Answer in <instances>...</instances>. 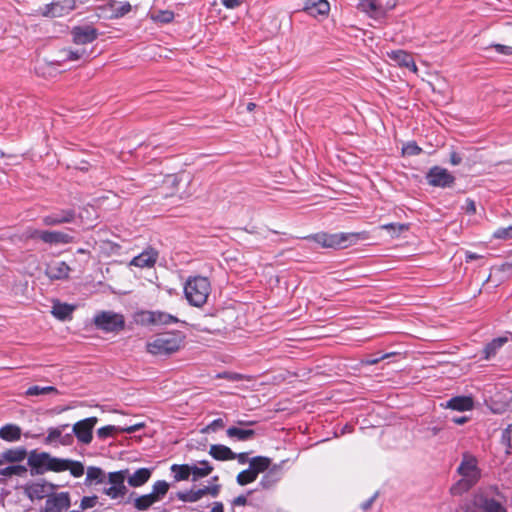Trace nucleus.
<instances>
[{
    "mask_svg": "<svg viewBox=\"0 0 512 512\" xmlns=\"http://www.w3.org/2000/svg\"><path fill=\"white\" fill-rule=\"evenodd\" d=\"M314 242L323 248L345 249L365 239L363 232H320L309 236Z\"/></svg>",
    "mask_w": 512,
    "mask_h": 512,
    "instance_id": "obj_4",
    "label": "nucleus"
},
{
    "mask_svg": "<svg viewBox=\"0 0 512 512\" xmlns=\"http://www.w3.org/2000/svg\"><path fill=\"white\" fill-rule=\"evenodd\" d=\"M143 427H144V424H142V423L124 427V428H119L114 425H107V426H103L97 430V436L99 439L104 440L108 437L114 436L116 433H120V432L133 433V432L140 430Z\"/></svg>",
    "mask_w": 512,
    "mask_h": 512,
    "instance_id": "obj_19",
    "label": "nucleus"
},
{
    "mask_svg": "<svg viewBox=\"0 0 512 512\" xmlns=\"http://www.w3.org/2000/svg\"><path fill=\"white\" fill-rule=\"evenodd\" d=\"M22 435L21 428L16 424H6L0 428V438L7 442L20 440Z\"/></svg>",
    "mask_w": 512,
    "mask_h": 512,
    "instance_id": "obj_28",
    "label": "nucleus"
},
{
    "mask_svg": "<svg viewBox=\"0 0 512 512\" xmlns=\"http://www.w3.org/2000/svg\"><path fill=\"white\" fill-rule=\"evenodd\" d=\"M153 318V325H167L178 322L175 316L161 311H153Z\"/></svg>",
    "mask_w": 512,
    "mask_h": 512,
    "instance_id": "obj_40",
    "label": "nucleus"
},
{
    "mask_svg": "<svg viewBox=\"0 0 512 512\" xmlns=\"http://www.w3.org/2000/svg\"><path fill=\"white\" fill-rule=\"evenodd\" d=\"M225 457H226V461L237 459L238 463L241 465L249 463V461H250L247 452L235 453L231 450V448H229L227 446L225 449Z\"/></svg>",
    "mask_w": 512,
    "mask_h": 512,
    "instance_id": "obj_44",
    "label": "nucleus"
},
{
    "mask_svg": "<svg viewBox=\"0 0 512 512\" xmlns=\"http://www.w3.org/2000/svg\"><path fill=\"white\" fill-rule=\"evenodd\" d=\"M182 180L177 175H167L163 178L160 186V194L163 197H174L177 196L183 199L187 196L185 191H180V184Z\"/></svg>",
    "mask_w": 512,
    "mask_h": 512,
    "instance_id": "obj_12",
    "label": "nucleus"
},
{
    "mask_svg": "<svg viewBox=\"0 0 512 512\" xmlns=\"http://www.w3.org/2000/svg\"><path fill=\"white\" fill-rule=\"evenodd\" d=\"M446 409H451L459 412L470 411L474 408V400L472 396H455L446 401L445 404H441Z\"/></svg>",
    "mask_w": 512,
    "mask_h": 512,
    "instance_id": "obj_16",
    "label": "nucleus"
},
{
    "mask_svg": "<svg viewBox=\"0 0 512 512\" xmlns=\"http://www.w3.org/2000/svg\"><path fill=\"white\" fill-rule=\"evenodd\" d=\"M131 11V5L129 2L120 3L113 10V16L116 18L123 17Z\"/></svg>",
    "mask_w": 512,
    "mask_h": 512,
    "instance_id": "obj_52",
    "label": "nucleus"
},
{
    "mask_svg": "<svg viewBox=\"0 0 512 512\" xmlns=\"http://www.w3.org/2000/svg\"><path fill=\"white\" fill-rule=\"evenodd\" d=\"M245 0H226V9L239 7Z\"/></svg>",
    "mask_w": 512,
    "mask_h": 512,
    "instance_id": "obj_63",
    "label": "nucleus"
},
{
    "mask_svg": "<svg viewBox=\"0 0 512 512\" xmlns=\"http://www.w3.org/2000/svg\"><path fill=\"white\" fill-rule=\"evenodd\" d=\"M502 439L509 448H512V423L503 430Z\"/></svg>",
    "mask_w": 512,
    "mask_h": 512,
    "instance_id": "obj_56",
    "label": "nucleus"
},
{
    "mask_svg": "<svg viewBox=\"0 0 512 512\" xmlns=\"http://www.w3.org/2000/svg\"><path fill=\"white\" fill-rule=\"evenodd\" d=\"M507 497L499 486L491 484L479 487L465 505V512H508Z\"/></svg>",
    "mask_w": 512,
    "mask_h": 512,
    "instance_id": "obj_1",
    "label": "nucleus"
},
{
    "mask_svg": "<svg viewBox=\"0 0 512 512\" xmlns=\"http://www.w3.org/2000/svg\"><path fill=\"white\" fill-rule=\"evenodd\" d=\"M97 503V496H85L82 498L80 507L82 510H86L88 508H92Z\"/></svg>",
    "mask_w": 512,
    "mask_h": 512,
    "instance_id": "obj_54",
    "label": "nucleus"
},
{
    "mask_svg": "<svg viewBox=\"0 0 512 512\" xmlns=\"http://www.w3.org/2000/svg\"><path fill=\"white\" fill-rule=\"evenodd\" d=\"M491 47L499 54L507 56L512 55V46L503 44H492Z\"/></svg>",
    "mask_w": 512,
    "mask_h": 512,
    "instance_id": "obj_55",
    "label": "nucleus"
},
{
    "mask_svg": "<svg viewBox=\"0 0 512 512\" xmlns=\"http://www.w3.org/2000/svg\"><path fill=\"white\" fill-rule=\"evenodd\" d=\"M462 160H463L462 156L459 153H457L455 151H452L450 153V163L452 165L457 166V165L461 164Z\"/></svg>",
    "mask_w": 512,
    "mask_h": 512,
    "instance_id": "obj_60",
    "label": "nucleus"
},
{
    "mask_svg": "<svg viewBox=\"0 0 512 512\" xmlns=\"http://www.w3.org/2000/svg\"><path fill=\"white\" fill-rule=\"evenodd\" d=\"M270 465V459L263 456H256L250 459L249 467L258 476L260 473L266 471Z\"/></svg>",
    "mask_w": 512,
    "mask_h": 512,
    "instance_id": "obj_32",
    "label": "nucleus"
},
{
    "mask_svg": "<svg viewBox=\"0 0 512 512\" xmlns=\"http://www.w3.org/2000/svg\"><path fill=\"white\" fill-rule=\"evenodd\" d=\"M169 484L166 481L159 480L154 483L152 494L157 497L158 501L168 492Z\"/></svg>",
    "mask_w": 512,
    "mask_h": 512,
    "instance_id": "obj_46",
    "label": "nucleus"
},
{
    "mask_svg": "<svg viewBox=\"0 0 512 512\" xmlns=\"http://www.w3.org/2000/svg\"><path fill=\"white\" fill-rule=\"evenodd\" d=\"M71 505L68 492H60L49 496L41 512H62Z\"/></svg>",
    "mask_w": 512,
    "mask_h": 512,
    "instance_id": "obj_14",
    "label": "nucleus"
},
{
    "mask_svg": "<svg viewBox=\"0 0 512 512\" xmlns=\"http://www.w3.org/2000/svg\"><path fill=\"white\" fill-rule=\"evenodd\" d=\"M210 453L215 459L224 460V445L212 446Z\"/></svg>",
    "mask_w": 512,
    "mask_h": 512,
    "instance_id": "obj_57",
    "label": "nucleus"
},
{
    "mask_svg": "<svg viewBox=\"0 0 512 512\" xmlns=\"http://www.w3.org/2000/svg\"><path fill=\"white\" fill-rule=\"evenodd\" d=\"M390 353H386V354H383L379 357H368L366 358L365 360H363V363H365L366 365H375L377 364L379 361L385 359V358H388L390 357Z\"/></svg>",
    "mask_w": 512,
    "mask_h": 512,
    "instance_id": "obj_58",
    "label": "nucleus"
},
{
    "mask_svg": "<svg viewBox=\"0 0 512 512\" xmlns=\"http://www.w3.org/2000/svg\"><path fill=\"white\" fill-rule=\"evenodd\" d=\"M67 461L68 459L52 457L50 455L49 461L47 462V470L53 472L66 471Z\"/></svg>",
    "mask_w": 512,
    "mask_h": 512,
    "instance_id": "obj_41",
    "label": "nucleus"
},
{
    "mask_svg": "<svg viewBox=\"0 0 512 512\" xmlns=\"http://www.w3.org/2000/svg\"><path fill=\"white\" fill-rule=\"evenodd\" d=\"M508 340V336H500L492 339L484 346L482 350V359L490 360L495 357Z\"/></svg>",
    "mask_w": 512,
    "mask_h": 512,
    "instance_id": "obj_20",
    "label": "nucleus"
},
{
    "mask_svg": "<svg viewBox=\"0 0 512 512\" xmlns=\"http://www.w3.org/2000/svg\"><path fill=\"white\" fill-rule=\"evenodd\" d=\"M108 480L111 486L103 490L104 494L112 499L123 497L126 494L127 489L124 485L125 474L123 471L109 473Z\"/></svg>",
    "mask_w": 512,
    "mask_h": 512,
    "instance_id": "obj_10",
    "label": "nucleus"
},
{
    "mask_svg": "<svg viewBox=\"0 0 512 512\" xmlns=\"http://www.w3.org/2000/svg\"><path fill=\"white\" fill-rule=\"evenodd\" d=\"M255 432L252 429L229 427L226 429V436L232 440L247 441L254 437Z\"/></svg>",
    "mask_w": 512,
    "mask_h": 512,
    "instance_id": "obj_29",
    "label": "nucleus"
},
{
    "mask_svg": "<svg viewBox=\"0 0 512 512\" xmlns=\"http://www.w3.org/2000/svg\"><path fill=\"white\" fill-rule=\"evenodd\" d=\"M211 471L212 467L206 461L200 462L199 465L191 466V475L193 476V480L205 477L209 475Z\"/></svg>",
    "mask_w": 512,
    "mask_h": 512,
    "instance_id": "obj_36",
    "label": "nucleus"
},
{
    "mask_svg": "<svg viewBox=\"0 0 512 512\" xmlns=\"http://www.w3.org/2000/svg\"><path fill=\"white\" fill-rule=\"evenodd\" d=\"M27 473V468L24 465H10L0 469V475L4 477L19 476L23 477Z\"/></svg>",
    "mask_w": 512,
    "mask_h": 512,
    "instance_id": "obj_37",
    "label": "nucleus"
},
{
    "mask_svg": "<svg viewBox=\"0 0 512 512\" xmlns=\"http://www.w3.org/2000/svg\"><path fill=\"white\" fill-rule=\"evenodd\" d=\"M158 259V252L154 248H147L139 255L135 256L131 262L130 265H133L135 267L139 268H151L155 265L156 261Z\"/></svg>",
    "mask_w": 512,
    "mask_h": 512,
    "instance_id": "obj_17",
    "label": "nucleus"
},
{
    "mask_svg": "<svg viewBox=\"0 0 512 512\" xmlns=\"http://www.w3.org/2000/svg\"><path fill=\"white\" fill-rule=\"evenodd\" d=\"M246 502H247V496L246 495H239L238 497H236L235 499L232 500L231 504L233 506H239V505L246 504Z\"/></svg>",
    "mask_w": 512,
    "mask_h": 512,
    "instance_id": "obj_62",
    "label": "nucleus"
},
{
    "mask_svg": "<svg viewBox=\"0 0 512 512\" xmlns=\"http://www.w3.org/2000/svg\"><path fill=\"white\" fill-rule=\"evenodd\" d=\"M465 209L467 213L474 214L476 212L475 202L469 198L466 199Z\"/></svg>",
    "mask_w": 512,
    "mask_h": 512,
    "instance_id": "obj_61",
    "label": "nucleus"
},
{
    "mask_svg": "<svg viewBox=\"0 0 512 512\" xmlns=\"http://www.w3.org/2000/svg\"><path fill=\"white\" fill-rule=\"evenodd\" d=\"M69 427V424H63L56 428H50L48 430V435L45 439V442L47 444H50L52 442H55L56 440L60 439V443L63 445L69 444L71 442V435L67 434L64 437H62V433L64 430H66Z\"/></svg>",
    "mask_w": 512,
    "mask_h": 512,
    "instance_id": "obj_27",
    "label": "nucleus"
},
{
    "mask_svg": "<svg viewBox=\"0 0 512 512\" xmlns=\"http://www.w3.org/2000/svg\"><path fill=\"white\" fill-rule=\"evenodd\" d=\"M493 237L497 239H512V226L500 227L494 231Z\"/></svg>",
    "mask_w": 512,
    "mask_h": 512,
    "instance_id": "obj_51",
    "label": "nucleus"
},
{
    "mask_svg": "<svg viewBox=\"0 0 512 512\" xmlns=\"http://www.w3.org/2000/svg\"><path fill=\"white\" fill-rule=\"evenodd\" d=\"M171 471L174 473V478L176 481L187 480L191 475V466L188 464H173L171 466Z\"/></svg>",
    "mask_w": 512,
    "mask_h": 512,
    "instance_id": "obj_38",
    "label": "nucleus"
},
{
    "mask_svg": "<svg viewBox=\"0 0 512 512\" xmlns=\"http://www.w3.org/2000/svg\"><path fill=\"white\" fill-rule=\"evenodd\" d=\"M153 311H140L136 314V321L141 325H153Z\"/></svg>",
    "mask_w": 512,
    "mask_h": 512,
    "instance_id": "obj_49",
    "label": "nucleus"
},
{
    "mask_svg": "<svg viewBox=\"0 0 512 512\" xmlns=\"http://www.w3.org/2000/svg\"><path fill=\"white\" fill-rule=\"evenodd\" d=\"M391 59H393L398 65L406 67L413 72L417 71V66L411 54L404 50H393L389 53Z\"/></svg>",
    "mask_w": 512,
    "mask_h": 512,
    "instance_id": "obj_24",
    "label": "nucleus"
},
{
    "mask_svg": "<svg viewBox=\"0 0 512 512\" xmlns=\"http://www.w3.org/2000/svg\"><path fill=\"white\" fill-rule=\"evenodd\" d=\"M3 457L7 463H19L27 457V450L24 447L10 448L3 452Z\"/></svg>",
    "mask_w": 512,
    "mask_h": 512,
    "instance_id": "obj_30",
    "label": "nucleus"
},
{
    "mask_svg": "<svg viewBox=\"0 0 512 512\" xmlns=\"http://www.w3.org/2000/svg\"><path fill=\"white\" fill-rule=\"evenodd\" d=\"M426 181L433 187L450 188L455 183V177L447 169L433 166L426 173Z\"/></svg>",
    "mask_w": 512,
    "mask_h": 512,
    "instance_id": "obj_8",
    "label": "nucleus"
},
{
    "mask_svg": "<svg viewBox=\"0 0 512 512\" xmlns=\"http://www.w3.org/2000/svg\"><path fill=\"white\" fill-rule=\"evenodd\" d=\"M398 0H359L358 9L375 20H382L395 8Z\"/></svg>",
    "mask_w": 512,
    "mask_h": 512,
    "instance_id": "obj_6",
    "label": "nucleus"
},
{
    "mask_svg": "<svg viewBox=\"0 0 512 512\" xmlns=\"http://www.w3.org/2000/svg\"><path fill=\"white\" fill-rule=\"evenodd\" d=\"M422 148L417 145L415 141L406 143L402 148L403 155L417 156L422 153Z\"/></svg>",
    "mask_w": 512,
    "mask_h": 512,
    "instance_id": "obj_48",
    "label": "nucleus"
},
{
    "mask_svg": "<svg viewBox=\"0 0 512 512\" xmlns=\"http://www.w3.org/2000/svg\"><path fill=\"white\" fill-rule=\"evenodd\" d=\"M73 239V236L62 231L44 230L42 234V241L47 244H69Z\"/></svg>",
    "mask_w": 512,
    "mask_h": 512,
    "instance_id": "obj_23",
    "label": "nucleus"
},
{
    "mask_svg": "<svg viewBox=\"0 0 512 512\" xmlns=\"http://www.w3.org/2000/svg\"><path fill=\"white\" fill-rule=\"evenodd\" d=\"M184 338L180 331L161 333L146 343V350L154 356H168L179 351Z\"/></svg>",
    "mask_w": 512,
    "mask_h": 512,
    "instance_id": "obj_3",
    "label": "nucleus"
},
{
    "mask_svg": "<svg viewBox=\"0 0 512 512\" xmlns=\"http://www.w3.org/2000/svg\"><path fill=\"white\" fill-rule=\"evenodd\" d=\"M456 473L460 478L450 488L452 496H462L467 493L477 485L482 476L478 459L469 452L462 453Z\"/></svg>",
    "mask_w": 512,
    "mask_h": 512,
    "instance_id": "obj_2",
    "label": "nucleus"
},
{
    "mask_svg": "<svg viewBox=\"0 0 512 512\" xmlns=\"http://www.w3.org/2000/svg\"><path fill=\"white\" fill-rule=\"evenodd\" d=\"M210 492L209 487H205L204 489H199L197 491H187V492H179L177 494L178 498L185 502H195L200 499L204 494Z\"/></svg>",
    "mask_w": 512,
    "mask_h": 512,
    "instance_id": "obj_34",
    "label": "nucleus"
},
{
    "mask_svg": "<svg viewBox=\"0 0 512 512\" xmlns=\"http://www.w3.org/2000/svg\"><path fill=\"white\" fill-rule=\"evenodd\" d=\"M73 42L78 45L92 43L98 37V31L92 26H77L72 30Z\"/></svg>",
    "mask_w": 512,
    "mask_h": 512,
    "instance_id": "obj_15",
    "label": "nucleus"
},
{
    "mask_svg": "<svg viewBox=\"0 0 512 512\" xmlns=\"http://www.w3.org/2000/svg\"><path fill=\"white\" fill-rule=\"evenodd\" d=\"M53 485L47 482H35L25 488L26 495L31 500H41L47 497Z\"/></svg>",
    "mask_w": 512,
    "mask_h": 512,
    "instance_id": "obj_18",
    "label": "nucleus"
},
{
    "mask_svg": "<svg viewBox=\"0 0 512 512\" xmlns=\"http://www.w3.org/2000/svg\"><path fill=\"white\" fill-rule=\"evenodd\" d=\"M76 219L74 209H61L42 217L41 221L45 226H58L73 223Z\"/></svg>",
    "mask_w": 512,
    "mask_h": 512,
    "instance_id": "obj_11",
    "label": "nucleus"
},
{
    "mask_svg": "<svg viewBox=\"0 0 512 512\" xmlns=\"http://www.w3.org/2000/svg\"><path fill=\"white\" fill-rule=\"evenodd\" d=\"M376 496H377V495L375 494V495H373L372 497H370L369 499H367L366 501L362 502V504H361V508H362L364 511L368 510V509L371 507L372 503L374 502V500H375Z\"/></svg>",
    "mask_w": 512,
    "mask_h": 512,
    "instance_id": "obj_64",
    "label": "nucleus"
},
{
    "mask_svg": "<svg viewBox=\"0 0 512 512\" xmlns=\"http://www.w3.org/2000/svg\"><path fill=\"white\" fill-rule=\"evenodd\" d=\"M84 50H76V51H72V50H63L62 53L64 54V60H70V61H74V60H78L82 57V55L84 54Z\"/></svg>",
    "mask_w": 512,
    "mask_h": 512,
    "instance_id": "obj_53",
    "label": "nucleus"
},
{
    "mask_svg": "<svg viewBox=\"0 0 512 512\" xmlns=\"http://www.w3.org/2000/svg\"><path fill=\"white\" fill-rule=\"evenodd\" d=\"M210 291L208 278L202 276L190 277L184 285L185 297L195 307H201L207 302Z\"/></svg>",
    "mask_w": 512,
    "mask_h": 512,
    "instance_id": "obj_5",
    "label": "nucleus"
},
{
    "mask_svg": "<svg viewBox=\"0 0 512 512\" xmlns=\"http://www.w3.org/2000/svg\"><path fill=\"white\" fill-rule=\"evenodd\" d=\"M151 476V472L147 468H140L129 477L128 483L132 487H139L145 484Z\"/></svg>",
    "mask_w": 512,
    "mask_h": 512,
    "instance_id": "obj_31",
    "label": "nucleus"
},
{
    "mask_svg": "<svg viewBox=\"0 0 512 512\" xmlns=\"http://www.w3.org/2000/svg\"><path fill=\"white\" fill-rule=\"evenodd\" d=\"M158 499L152 493L142 495L135 500V508L139 511H145L152 506Z\"/></svg>",
    "mask_w": 512,
    "mask_h": 512,
    "instance_id": "obj_35",
    "label": "nucleus"
},
{
    "mask_svg": "<svg viewBox=\"0 0 512 512\" xmlns=\"http://www.w3.org/2000/svg\"><path fill=\"white\" fill-rule=\"evenodd\" d=\"M43 232H44V230L29 229V230H27L26 234H27V238H30V239L38 238L42 241Z\"/></svg>",
    "mask_w": 512,
    "mask_h": 512,
    "instance_id": "obj_59",
    "label": "nucleus"
},
{
    "mask_svg": "<svg viewBox=\"0 0 512 512\" xmlns=\"http://www.w3.org/2000/svg\"><path fill=\"white\" fill-rule=\"evenodd\" d=\"M50 454L47 452H40L33 450L28 456V465L36 470L37 474L42 473V468L47 470V462L49 461Z\"/></svg>",
    "mask_w": 512,
    "mask_h": 512,
    "instance_id": "obj_22",
    "label": "nucleus"
},
{
    "mask_svg": "<svg viewBox=\"0 0 512 512\" xmlns=\"http://www.w3.org/2000/svg\"><path fill=\"white\" fill-rule=\"evenodd\" d=\"M66 470L70 471L74 477H81L84 474V466L79 461L68 459Z\"/></svg>",
    "mask_w": 512,
    "mask_h": 512,
    "instance_id": "obj_45",
    "label": "nucleus"
},
{
    "mask_svg": "<svg viewBox=\"0 0 512 512\" xmlns=\"http://www.w3.org/2000/svg\"><path fill=\"white\" fill-rule=\"evenodd\" d=\"M252 378L248 375L235 373V372H226V382H251Z\"/></svg>",
    "mask_w": 512,
    "mask_h": 512,
    "instance_id": "obj_50",
    "label": "nucleus"
},
{
    "mask_svg": "<svg viewBox=\"0 0 512 512\" xmlns=\"http://www.w3.org/2000/svg\"><path fill=\"white\" fill-rule=\"evenodd\" d=\"M74 0H57L47 4L41 14L45 17H62L74 10Z\"/></svg>",
    "mask_w": 512,
    "mask_h": 512,
    "instance_id": "obj_13",
    "label": "nucleus"
},
{
    "mask_svg": "<svg viewBox=\"0 0 512 512\" xmlns=\"http://www.w3.org/2000/svg\"><path fill=\"white\" fill-rule=\"evenodd\" d=\"M47 394H58V390L54 386L41 387L38 385H34L29 387L25 392L26 396H40Z\"/></svg>",
    "mask_w": 512,
    "mask_h": 512,
    "instance_id": "obj_39",
    "label": "nucleus"
},
{
    "mask_svg": "<svg viewBox=\"0 0 512 512\" xmlns=\"http://www.w3.org/2000/svg\"><path fill=\"white\" fill-rule=\"evenodd\" d=\"M75 309V305H70L67 303H61L59 301H56L52 306L51 313L55 318L64 321L67 319H71L72 313L74 312Z\"/></svg>",
    "mask_w": 512,
    "mask_h": 512,
    "instance_id": "obj_26",
    "label": "nucleus"
},
{
    "mask_svg": "<svg viewBox=\"0 0 512 512\" xmlns=\"http://www.w3.org/2000/svg\"><path fill=\"white\" fill-rule=\"evenodd\" d=\"M152 19L160 23H170L174 19V13L170 10H160L152 15Z\"/></svg>",
    "mask_w": 512,
    "mask_h": 512,
    "instance_id": "obj_47",
    "label": "nucleus"
},
{
    "mask_svg": "<svg viewBox=\"0 0 512 512\" xmlns=\"http://www.w3.org/2000/svg\"><path fill=\"white\" fill-rule=\"evenodd\" d=\"M98 422V418L95 416L85 418L76 422L73 425L72 431L75 434L77 440L83 444L91 443L93 439V429Z\"/></svg>",
    "mask_w": 512,
    "mask_h": 512,
    "instance_id": "obj_9",
    "label": "nucleus"
},
{
    "mask_svg": "<svg viewBox=\"0 0 512 512\" xmlns=\"http://www.w3.org/2000/svg\"><path fill=\"white\" fill-rule=\"evenodd\" d=\"M105 475L101 468L99 467H88L86 474V482L91 483L92 481H97L98 483H102L104 481Z\"/></svg>",
    "mask_w": 512,
    "mask_h": 512,
    "instance_id": "obj_43",
    "label": "nucleus"
},
{
    "mask_svg": "<svg viewBox=\"0 0 512 512\" xmlns=\"http://www.w3.org/2000/svg\"><path fill=\"white\" fill-rule=\"evenodd\" d=\"M305 10L312 16H324L329 13L330 5L327 0H308L305 5Z\"/></svg>",
    "mask_w": 512,
    "mask_h": 512,
    "instance_id": "obj_25",
    "label": "nucleus"
},
{
    "mask_svg": "<svg viewBox=\"0 0 512 512\" xmlns=\"http://www.w3.org/2000/svg\"><path fill=\"white\" fill-rule=\"evenodd\" d=\"M280 480V473L279 471L277 470H269L268 472H266L260 482H259V486L262 488V489H271L272 487H274L276 485V483Z\"/></svg>",
    "mask_w": 512,
    "mask_h": 512,
    "instance_id": "obj_33",
    "label": "nucleus"
},
{
    "mask_svg": "<svg viewBox=\"0 0 512 512\" xmlns=\"http://www.w3.org/2000/svg\"><path fill=\"white\" fill-rule=\"evenodd\" d=\"M257 477L253 470L248 467L237 475L236 480L239 485L244 486L255 481Z\"/></svg>",
    "mask_w": 512,
    "mask_h": 512,
    "instance_id": "obj_42",
    "label": "nucleus"
},
{
    "mask_svg": "<svg viewBox=\"0 0 512 512\" xmlns=\"http://www.w3.org/2000/svg\"><path fill=\"white\" fill-rule=\"evenodd\" d=\"M69 272L70 267L64 261L51 262L46 268V275L55 280L67 278Z\"/></svg>",
    "mask_w": 512,
    "mask_h": 512,
    "instance_id": "obj_21",
    "label": "nucleus"
},
{
    "mask_svg": "<svg viewBox=\"0 0 512 512\" xmlns=\"http://www.w3.org/2000/svg\"><path fill=\"white\" fill-rule=\"evenodd\" d=\"M94 325L105 332H119L125 327V319L122 314L111 311H102L95 315Z\"/></svg>",
    "mask_w": 512,
    "mask_h": 512,
    "instance_id": "obj_7",
    "label": "nucleus"
}]
</instances>
